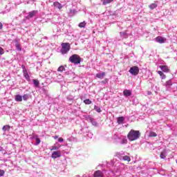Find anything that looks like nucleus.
Listing matches in <instances>:
<instances>
[{"label": "nucleus", "mask_w": 177, "mask_h": 177, "mask_svg": "<svg viewBox=\"0 0 177 177\" xmlns=\"http://www.w3.org/2000/svg\"><path fill=\"white\" fill-rule=\"evenodd\" d=\"M140 131L131 129L127 134V139H129L130 142H133L138 140V139L140 138Z\"/></svg>", "instance_id": "1"}, {"label": "nucleus", "mask_w": 177, "mask_h": 177, "mask_svg": "<svg viewBox=\"0 0 177 177\" xmlns=\"http://www.w3.org/2000/svg\"><path fill=\"white\" fill-rule=\"evenodd\" d=\"M159 68L162 70V71H158V74H159L162 80H165V78H167V75H165L164 73H169V71H171L169 67H168L167 65H161L159 66Z\"/></svg>", "instance_id": "2"}, {"label": "nucleus", "mask_w": 177, "mask_h": 177, "mask_svg": "<svg viewBox=\"0 0 177 177\" xmlns=\"http://www.w3.org/2000/svg\"><path fill=\"white\" fill-rule=\"evenodd\" d=\"M81 60H82V58L77 54H74L69 57V62H71V63H73V64H80V63H81Z\"/></svg>", "instance_id": "3"}, {"label": "nucleus", "mask_w": 177, "mask_h": 177, "mask_svg": "<svg viewBox=\"0 0 177 177\" xmlns=\"http://www.w3.org/2000/svg\"><path fill=\"white\" fill-rule=\"evenodd\" d=\"M71 47L70 46V43H62V48H61V53L62 55H66L70 51Z\"/></svg>", "instance_id": "4"}, {"label": "nucleus", "mask_w": 177, "mask_h": 177, "mask_svg": "<svg viewBox=\"0 0 177 177\" xmlns=\"http://www.w3.org/2000/svg\"><path fill=\"white\" fill-rule=\"evenodd\" d=\"M129 73L131 74V75H138L139 74V67L136 66H133L130 68Z\"/></svg>", "instance_id": "5"}, {"label": "nucleus", "mask_w": 177, "mask_h": 177, "mask_svg": "<svg viewBox=\"0 0 177 177\" xmlns=\"http://www.w3.org/2000/svg\"><path fill=\"white\" fill-rule=\"evenodd\" d=\"M59 157H62V153L60 151H55L53 152L51 155V158L54 159L59 158Z\"/></svg>", "instance_id": "6"}, {"label": "nucleus", "mask_w": 177, "mask_h": 177, "mask_svg": "<svg viewBox=\"0 0 177 177\" xmlns=\"http://www.w3.org/2000/svg\"><path fill=\"white\" fill-rule=\"evenodd\" d=\"M155 40L156 41V42H158V44H164L165 41H167V39L162 37L158 36L155 39Z\"/></svg>", "instance_id": "7"}, {"label": "nucleus", "mask_w": 177, "mask_h": 177, "mask_svg": "<svg viewBox=\"0 0 177 177\" xmlns=\"http://www.w3.org/2000/svg\"><path fill=\"white\" fill-rule=\"evenodd\" d=\"M123 95L124 96H125L126 97H128L129 96H131L132 95V91H131V90H128V89H125L123 91Z\"/></svg>", "instance_id": "8"}, {"label": "nucleus", "mask_w": 177, "mask_h": 177, "mask_svg": "<svg viewBox=\"0 0 177 177\" xmlns=\"http://www.w3.org/2000/svg\"><path fill=\"white\" fill-rule=\"evenodd\" d=\"M105 76H106V73L105 72H102V73H97L95 75V77L97 78H99L100 80H103V78H104Z\"/></svg>", "instance_id": "9"}, {"label": "nucleus", "mask_w": 177, "mask_h": 177, "mask_svg": "<svg viewBox=\"0 0 177 177\" xmlns=\"http://www.w3.org/2000/svg\"><path fill=\"white\" fill-rule=\"evenodd\" d=\"M23 74L26 80L27 81H30V75H28V72H27V70L23 71Z\"/></svg>", "instance_id": "10"}, {"label": "nucleus", "mask_w": 177, "mask_h": 177, "mask_svg": "<svg viewBox=\"0 0 177 177\" xmlns=\"http://www.w3.org/2000/svg\"><path fill=\"white\" fill-rule=\"evenodd\" d=\"M53 6H55V8H57V9H62V8H63L62 4L59 3V1H55L53 3Z\"/></svg>", "instance_id": "11"}, {"label": "nucleus", "mask_w": 177, "mask_h": 177, "mask_svg": "<svg viewBox=\"0 0 177 177\" xmlns=\"http://www.w3.org/2000/svg\"><path fill=\"white\" fill-rule=\"evenodd\" d=\"M124 121H125V118H124L123 116L118 118V120H117L118 124H124Z\"/></svg>", "instance_id": "12"}, {"label": "nucleus", "mask_w": 177, "mask_h": 177, "mask_svg": "<svg viewBox=\"0 0 177 177\" xmlns=\"http://www.w3.org/2000/svg\"><path fill=\"white\" fill-rule=\"evenodd\" d=\"M103 176V173L100 170H97L94 173V177Z\"/></svg>", "instance_id": "13"}, {"label": "nucleus", "mask_w": 177, "mask_h": 177, "mask_svg": "<svg viewBox=\"0 0 177 177\" xmlns=\"http://www.w3.org/2000/svg\"><path fill=\"white\" fill-rule=\"evenodd\" d=\"M15 100H16V102H23V96L17 95H15Z\"/></svg>", "instance_id": "14"}, {"label": "nucleus", "mask_w": 177, "mask_h": 177, "mask_svg": "<svg viewBox=\"0 0 177 177\" xmlns=\"http://www.w3.org/2000/svg\"><path fill=\"white\" fill-rule=\"evenodd\" d=\"M37 13H38V11H37V10H33V11H32V12H30L28 13V17H30V18L31 19L32 17H34V16H35Z\"/></svg>", "instance_id": "15"}, {"label": "nucleus", "mask_w": 177, "mask_h": 177, "mask_svg": "<svg viewBox=\"0 0 177 177\" xmlns=\"http://www.w3.org/2000/svg\"><path fill=\"white\" fill-rule=\"evenodd\" d=\"M114 0H101L102 2V5H109V3H111Z\"/></svg>", "instance_id": "16"}, {"label": "nucleus", "mask_w": 177, "mask_h": 177, "mask_svg": "<svg viewBox=\"0 0 177 177\" xmlns=\"http://www.w3.org/2000/svg\"><path fill=\"white\" fill-rule=\"evenodd\" d=\"M165 86H166V88H171V86H172V82L171 80L167 81L165 84Z\"/></svg>", "instance_id": "17"}, {"label": "nucleus", "mask_w": 177, "mask_h": 177, "mask_svg": "<svg viewBox=\"0 0 177 177\" xmlns=\"http://www.w3.org/2000/svg\"><path fill=\"white\" fill-rule=\"evenodd\" d=\"M157 6H158L157 4L153 3L149 6V9H151V10H153V9H156V8H157Z\"/></svg>", "instance_id": "18"}, {"label": "nucleus", "mask_w": 177, "mask_h": 177, "mask_svg": "<svg viewBox=\"0 0 177 177\" xmlns=\"http://www.w3.org/2000/svg\"><path fill=\"white\" fill-rule=\"evenodd\" d=\"M86 26V22L85 21H83L79 24V27L80 28H85Z\"/></svg>", "instance_id": "19"}, {"label": "nucleus", "mask_w": 177, "mask_h": 177, "mask_svg": "<svg viewBox=\"0 0 177 177\" xmlns=\"http://www.w3.org/2000/svg\"><path fill=\"white\" fill-rule=\"evenodd\" d=\"M66 71V68H64V66H61L58 68L57 71L59 73H63V71Z\"/></svg>", "instance_id": "20"}, {"label": "nucleus", "mask_w": 177, "mask_h": 177, "mask_svg": "<svg viewBox=\"0 0 177 177\" xmlns=\"http://www.w3.org/2000/svg\"><path fill=\"white\" fill-rule=\"evenodd\" d=\"M10 129V126L9 125H5L3 127V131H4V132H6V131H9Z\"/></svg>", "instance_id": "21"}, {"label": "nucleus", "mask_w": 177, "mask_h": 177, "mask_svg": "<svg viewBox=\"0 0 177 177\" xmlns=\"http://www.w3.org/2000/svg\"><path fill=\"white\" fill-rule=\"evenodd\" d=\"M160 158H165L167 157L165 151L160 153Z\"/></svg>", "instance_id": "22"}, {"label": "nucleus", "mask_w": 177, "mask_h": 177, "mask_svg": "<svg viewBox=\"0 0 177 177\" xmlns=\"http://www.w3.org/2000/svg\"><path fill=\"white\" fill-rule=\"evenodd\" d=\"M123 160H124V161H128V162H129V161H131V157H129L128 156H124L123 157Z\"/></svg>", "instance_id": "23"}, {"label": "nucleus", "mask_w": 177, "mask_h": 177, "mask_svg": "<svg viewBox=\"0 0 177 177\" xmlns=\"http://www.w3.org/2000/svg\"><path fill=\"white\" fill-rule=\"evenodd\" d=\"M149 136L151 138H156V136H157V133H156V132L151 131L149 133Z\"/></svg>", "instance_id": "24"}, {"label": "nucleus", "mask_w": 177, "mask_h": 177, "mask_svg": "<svg viewBox=\"0 0 177 177\" xmlns=\"http://www.w3.org/2000/svg\"><path fill=\"white\" fill-rule=\"evenodd\" d=\"M33 84L35 86H39V81L38 80H33Z\"/></svg>", "instance_id": "25"}, {"label": "nucleus", "mask_w": 177, "mask_h": 177, "mask_svg": "<svg viewBox=\"0 0 177 177\" xmlns=\"http://www.w3.org/2000/svg\"><path fill=\"white\" fill-rule=\"evenodd\" d=\"M22 97L24 100H28L30 95L28 94H24Z\"/></svg>", "instance_id": "26"}, {"label": "nucleus", "mask_w": 177, "mask_h": 177, "mask_svg": "<svg viewBox=\"0 0 177 177\" xmlns=\"http://www.w3.org/2000/svg\"><path fill=\"white\" fill-rule=\"evenodd\" d=\"M84 103L86 104H92V101H91L89 99H87L84 100Z\"/></svg>", "instance_id": "27"}, {"label": "nucleus", "mask_w": 177, "mask_h": 177, "mask_svg": "<svg viewBox=\"0 0 177 177\" xmlns=\"http://www.w3.org/2000/svg\"><path fill=\"white\" fill-rule=\"evenodd\" d=\"M94 110H96L97 113H102V109L100 108L97 107V106H94Z\"/></svg>", "instance_id": "28"}, {"label": "nucleus", "mask_w": 177, "mask_h": 177, "mask_svg": "<svg viewBox=\"0 0 177 177\" xmlns=\"http://www.w3.org/2000/svg\"><path fill=\"white\" fill-rule=\"evenodd\" d=\"M15 46H16L17 50H21V46H20V44H19V43H17L15 44Z\"/></svg>", "instance_id": "29"}, {"label": "nucleus", "mask_w": 177, "mask_h": 177, "mask_svg": "<svg viewBox=\"0 0 177 177\" xmlns=\"http://www.w3.org/2000/svg\"><path fill=\"white\" fill-rule=\"evenodd\" d=\"M127 143H128V140H127L126 138L122 139L121 144L122 145H127Z\"/></svg>", "instance_id": "30"}, {"label": "nucleus", "mask_w": 177, "mask_h": 177, "mask_svg": "<svg viewBox=\"0 0 177 177\" xmlns=\"http://www.w3.org/2000/svg\"><path fill=\"white\" fill-rule=\"evenodd\" d=\"M5 53V50L2 47H0V56Z\"/></svg>", "instance_id": "31"}, {"label": "nucleus", "mask_w": 177, "mask_h": 177, "mask_svg": "<svg viewBox=\"0 0 177 177\" xmlns=\"http://www.w3.org/2000/svg\"><path fill=\"white\" fill-rule=\"evenodd\" d=\"M53 150H59V147L57 146H53L50 149V151H53Z\"/></svg>", "instance_id": "32"}, {"label": "nucleus", "mask_w": 177, "mask_h": 177, "mask_svg": "<svg viewBox=\"0 0 177 177\" xmlns=\"http://www.w3.org/2000/svg\"><path fill=\"white\" fill-rule=\"evenodd\" d=\"M5 175V170L0 169V177Z\"/></svg>", "instance_id": "33"}, {"label": "nucleus", "mask_w": 177, "mask_h": 177, "mask_svg": "<svg viewBox=\"0 0 177 177\" xmlns=\"http://www.w3.org/2000/svg\"><path fill=\"white\" fill-rule=\"evenodd\" d=\"M39 143H41V139L36 138V145H38Z\"/></svg>", "instance_id": "34"}, {"label": "nucleus", "mask_w": 177, "mask_h": 177, "mask_svg": "<svg viewBox=\"0 0 177 177\" xmlns=\"http://www.w3.org/2000/svg\"><path fill=\"white\" fill-rule=\"evenodd\" d=\"M109 82V79H105L104 80L101 81V84H107Z\"/></svg>", "instance_id": "35"}, {"label": "nucleus", "mask_w": 177, "mask_h": 177, "mask_svg": "<svg viewBox=\"0 0 177 177\" xmlns=\"http://www.w3.org/2000/svg\"><path fill=\"white\" fill-rule=\"evenodd\" d=\"M93 125H94V127H97V122H96V121L93 120L91 123Z\"/></svg>", "instance_id": "36"}, {"label": "nucleus", "mask_w": 177, "mask_h": 177, "mask_svg": "<svg viewBox=\"0 0 177 177\" xmlns=\"http://www.w3.org/2000/svg\"><path fill=\"white\" fill-rule=\"evenodd\" d=\"M64 139H63V138H58V142H64Z\"/></svg>", "instance_id": "37"}, {"label": "nucleus", "mask_w": 177, "mask_h": 177, "mask_svg": "<svg viewBox=\"0 0 177 177\" xmlns=\"http://www.w3.org/2000/svg\"><path fill=\"white\" fill-rule=\"evenodd\" d=\"M89 120L92 123L93 121H95V119H93V118H89Z\"/></svg>", "instance_id": "38"}, {"label": "nucleus", "mask_w": 177, "mask_h": 177, "mask_svg": "<svg viewBox=\"0 0 177 177\" xmlns=\"http://www.w3.org/2000/svg\"><path fill=\"white\" fill-rule=\"evenodd\" d=\"M2 28H3V24H2L0 22V30H2Z\"/></svg>", "instance_id": "39"}, {"label": "nucleus", "mask_w": 177, "mask_h": 177, "mask_svg": "<svg viewBox=\"0 0 177 177\" xmlns=\"http://www.w3.org/2000/svg\"><path fill=\"white\" fill-rule=\"evenodd\" d=\"M21 67L23 68V71H24L25 70H27L26 69V66L24 65H21Z\"/></svg>", "instance_id": "40"}, {"label": "nucleus", "mask_w": 177, "mask_h": 177, "mask_svg": "<svg viewBox=\"0 0 177 177\" xmlns=\"http://www.w3.org/2000/svg\"><path fill=\"white\" fill-rule=\"evenodd\" d=\"M3 151V147L0 146V151Z\"/></svg>", "instance_id": "41"}, {"label": "nucleus", "mask_w": 177, "mask_h": 177, "mask_svg": "<svg viewBox=\"0 0 177 177\" xmlns=\"http://www.w3.org/2000/svg\"><path fill=\"white\" fill-rule=\"evenodd\" d=\"M53 138L54 139H57V138H59V136H55Z\"/></svg>", "instance_id": "42"}, {"label": "nucleus", "mask_w": 177, "mask_h": 177, "mask_svg": "<svg viewBox=\"0 0 177 177\" xmlns=\"http://www.w3.org/2000/svg\"><path fill=\"white\" fill-rule=\"evenodd\" d=\"M176 162H177V160H176Z\"/></svg>", "instance_id": "43"}]
</instances>
